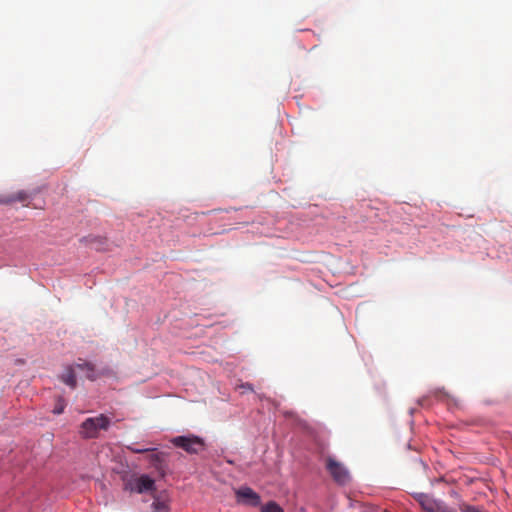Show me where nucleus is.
<instances>
[{
    "instance_id": "a211bd4d",
    "label": "nucleus",
    "mask_w": 512,
    "mask_h": 512,
    "mask_svg": "<svg viewBox=\"0 0 512 512\" xmlns=\"http://www.w3.org/2000/svg\"><path fill=\"white\" fill-rule=\"evenodd\" d=\"M242 388H244L245 390H250V391H252V390H253V389H252V386H251L250 384H248V383H247V384L242 385Z\"/></svg>"
},
{
    "instance_id": "1a4fd4ad",
    "label": "nucleus",
    "mask_w": 512,
    "mask_h": 512,
    "mask_svg": "<svg viewBox=\"0 0 512 512\" xmlns=\"http://www.w3.org/2000/svg\"><path fill=\"white\" fill-rule=\"evenodd\" d=\"M149 461L153 465V467L161 471L163 473L165 464H164V454L163 453H152L149 455Z\"/></svg>"
},
{
    "instance_id": "f8f14e48",
    "label": "nucleus",
    "mask_w": 512,
    "mask_h": 512,
    "mask_svg": "<svg viewBox=\"0 0 512 512\" xmlns=\"http://www.w3.org/2000/svg\"><path fill=\"white\" fill-rule=\"evenodd\" d=\"M65 407H66L65 400L62 397H59L57 399V402H56L55 407L53 409V413L59 415V414L64 412Z\"/></svg>"
},
{
    "instance_id": "4468645a",
    "label": "nucleus",
    "mask_w": 512,
    "mask_h": 512,
    "mask_svg": "<svg viewBox=\"0 0 512 512\" xmlns=\"http://www.w3.org/2000/svg\"><path fill=\"white\" fill-rule=\"evenodd\" d=\"M127 449L130 450L131 452L137 453V454L146 453V452L155 450L154 448L135 447V446H128Z\"/></svg>"
},
{
    "instance_id": "dca6fc26",
    "label": "nucleus",
    "mask_w": 512,
    "mask_h": 512,
    "mask_svg": "<svg viewBox=\"0 0 512 512\" xmlns=\"http://www.w3.org/2000/svg\"><path fill=\"white\" fill-rule=\"evenodd\" d=\"M434 512H457L456 510L449 508L443 502H441Z\"/></svg>"
},
{
    "instance_id": "ddd939ff",
    "label": "nucleus",
    "mask_w": 512,
    "mask_h": 512,
    "mask_svg": "<svg viewBox=\"0 0 512 512\" xmlns=\"http://www.w3.org/2000/svg\"><path fill=\"white\" fill-rule=\"evenodd\" d=\"M152 507L155 512H167L168 511L167 505L161 501H154L152 504Z\"/></svg>"
},
{
    "instance_id": "f257e3e1",
    "label": "nucleus",
    "mask_w": 512,
    "mask_h": 512,
    "mask_svg": "<svg viewBox=\"0 0 512 512\" xmlns=\"http://www.w3.org/2000/svg\"><path fill=\"white\" fill-rule=\"evenodd\" d=\"M110 419L104 414L97 417L87 418L82 424L80 434L87 439L97 438L100 430H108Z\"/></svg>"
},
{
    "instance_id": "9d476101",
    "label": "nucleus",
    "mask_w": 512,
    "mask_h": 512,
    "mask_svg": "<svg viewBox=\"0 0 512 512\" xmlns=\"http://www.w3.org/2000/svg\"><path fill=\"white\" fill-rule=\"evenodd\" d=\"M75 367L80 370L86 371L87 372L86 376L88 379H90V380L95 379V376H94L95 369H94V365L92 363L79 359V362H77L75 364Z\"/></svg>"
},
{
    "instance_id": "6e6552de",
    "label": "nucleus",
    "mask_w": 512,
    "mask_h": 512,
    "mask_svg": "<svg viewBox=\"0 0 512 512\" xmlns=\"http://www.w3.org/2000/svg\"><path fill=\"white\" fill-rule=\"evenodd\" d=\"M62 382L71 388H75L77 385V379L74 372L73 366H67L63 374L60 376Z\"/></svg>"
},
{
    "instance_id": "7ed1b4c3",
    "label": "nucleus",
    "mask_w": 512,
    "mask_h": 512,
    "mask_svg": "<svg viewBox=\"0 0 512 512\" xmlns=\"http://www.w3.org/2000/svg\"><path fill=\"white\" fill-rule=\"evenodd\" d=\"M171 443L190 454H197L204 449L203 439L194 435L174 437L171 439Z\"/></svg>"
},
{
    "instance_id": "2eb2a0df",
    "label": "nucleus",
    "mask_w": 512,
    "mask_h": 512,
    "mask_svg": "<svg viewBox=\"0 0 512 512\" xmlns=\"http://www.w3.org/2000/svg\"><path fill=\"white\" fill-rule=\"evenodd\" d=\"M460 510H461V512H483L478 507L472 506V505H468V504H463L460 507Z\"/></svg>"
},
{
    "instance_id": "423d86ee",
    "label": "nucleus",
    "mask_w": 512,
    "mask_h": 512,
    "mask_svg": "<svg viewBox=\"0 0 512 512\" xmlns=\"http://www.w3.org/2000/svg\"><path fill=\"white\" fill-rule=\"evenodd\" d=\"M416 499L425 512H434L441 503V501H437L427 494H419Z\"/></svg>"
},
{
    "instance_id": "0eeeda50",
    "label": "nucleus",
    "mask_w": 512,
    "mask_h": 512,
    "mask_svg": "<svg viewBox=\"0 0 512 512\" xmlns=\"http://www.w3.org/2000/svg\"><path fill=\"white\" fill-rule=\"evenodd\" d=\"M33 195L32 193H29L27 191H19L13 195H10V196H7V197H4L2 199H0V203L1 204H11V203H14V202H26L30 199H32Z\"/></svg>"
},
{
    "instance_id": "6ab92c4d",
    "label": "nucleus",
    "mask_w": 512,
    "mask_h": 512,
    "mask_svg": "<svg viewBox=\"0 0 512 512\" xmlns=\"http://www.w3.org/2000/svg\"><path fill=\"white\" fill-rule=\"evenodd\" d=\"M364 512H386V511L385 510L372 509V510H367V511H364Z\"/></svg>"
},
{
    "instance_id": "f03ea898",
    "label": "nucleus",
    "mask_w": 512,
    "mask_h": 512,
    "mask_svg": "<svg viewBox=\"0 0 512 512\" xmlns=\"http://www.w3.org/2000/svg\"><path fill=\"white\" fill-rule=\"evenodd\" d=\"M124 489L139 494L154 491L155 481L148 475L132 476L125 481Z\"/></svg>"
},
{
    "instance_id": "39448f33",
    "label": "nucleus",
    "mask_w": 512,
    "mask_h": 512,
    "mask_svg": "<svg viewBox=\"0 0 512 512\" xmlns=\"http://www.w3.org/2000/svg\"><path fill=\"white\" fill-rule=\"evenodd\" d=\"M236 500L238 503L256 507L260 504V496L250 487L244 486L236 490Z\"/></svg>"
},
{
    "instance_id": "20e7f679",
    "label": "nucleus",
    "mask_w": 512,
    "mask_h": 512,
    "mask_svg": "<svg viewBox=\"0 0 512 512\" xmlns=\"http://www.w3.org/2000/svg\"><path fill=\"white\" fill-rule=\"evenodd\" d=\"M326 468L331 474L334 481L338 484L345 485L350 481V474L344 465L329 456L326 459Z\"/></svg>"
},
{
    "instance_id": "9b49d317",
    "label": "nucleus",
    "mask_w": 512,
    "mask_h": 512,
    "mask_svg": "<svg viewBox=\"0 0 512 512\" xmlns=\"http://www.w3.org/2000/svg\"><path fill=\"white\" fill-rule=\"evenodd\" d=\"M262 512H284V511L276 502L270 501L262 507Z\"/></svg>"
},
{
    "instance_id": "f3484780",
    "label": "nucleus",
    "mask_w": 512,
    "mask_h": 512,
    "mask_svg": "<svg viewBox=\"0 0 512 512\" xmlns=\"http://www.w3.org/2000/svg\"><path fill=\"white\" fill-rule=\"evenodd\" d=\"M97 238L96 237H89V238H84L82 239L81 241H84L85 243L89 244V245H92L94 241H96Z\"/></svg>"
}]
</instances>
